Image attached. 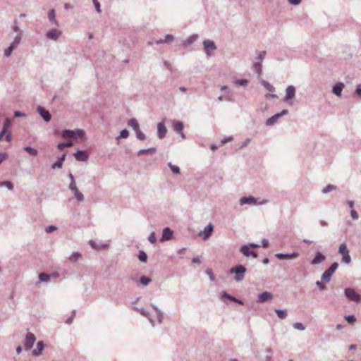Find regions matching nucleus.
Segmentation results:
<instances>
[{"instance_id": "1", "label": "nucleus", "mask_w": 361, "mask_h": 361, "mask_svg": "<svg viewBox=\"0 0 361 361\" xmlns=\"http://www.w3.org/2000/svg\"><path fill=\"white\" fill-rule=\"evenodd\" d=\"M246 271L247 269L242 264H238L232 267L229 271L230 274H235L234 279L238 282L243 280L244 274Z\"/></svg>"}, {"instance_id": "2", "label": "nucleus", "mask_w": 361, "mask_h": 361, "mask_svg": "<svg viewBox=\"0 0 361 361\" xmlns=\"http://www.w3.org/2000/svg\"><path fill=\"white\" fill-rule=\"evenodd\" d=\"M338 267V263L335 262H334L322 275V281L327 283L330 281L331 277L334 273V271L337 269Z\"/></svg>"}, {"instance_id": "3", "label": "nucleus", "mask_w": 361, "mask_h": 361, "mask_svg": "<svg viewBox=\"0 0 361 361\" xmlns=\"http://www.w3.org/2000/svg\"><path fill=\"white\" fill-rule=\"evenodd\" d=\"M338 253L342 255L341 262L345 264H350L351 262V257L349 255V250L347 248L345 243L340 245L338 247Z\"/></svg>"}, {"instance_id": "4", "label": "nucleus", "mask_w": 361, "mask_h": 361, "mask_svg": "<svg viewBox=\"0 0 361 361\" xmlns=\"http://www.w3.org/2000/svg\"><path fill=\"white\" fill-rule=\"evenodd\" d=\"M344 294H345V296L350 301H353L357 303H359L361 302V296L358 293H357L354 289H353L351 288H346L344 290Z\"/></svg>"}, {"instance_id": "5", "label": "nucleus", "mask_w": 361, "mask_h": 361, "mask_svg": "<svg viewBox=\"0 0 361 361\" xmlns=\"http://www.w3.org/2000/svg\"><path fill=\"white\" fill-rule=\"evenodd\" d=\"M204 50L206 54L208 56L212 55V52H214L216 49V46L214 41L209 39H205L203 41Z\"/></svg>"}, {"instance_id": "6", "label": "nucleus", "mask_w": 361, "mask_h": 361, "mask_svg": "<svg viewBox=\"0 0 361 361\" xmlns=\"http://www.w3.org/2000/svg\"><path fill=\"white\" fill-rule=\"evenodd\" d=\"M288 114V111L287 109L283 110L281 112L276 114L275 115L272 116L271 117L269 118L266 121V126H270L274 125L279 118H280L281 116L287 115Z\"/></svg>"}, {"instance_id": "7", "label": "nucleus", "mask_w": 361, "mask_h": 361, "mask_svg": "<svg viewBox=\"0 0 361 361\" xmlns=\"http://www.w3.org/2000/svg\"><path fill=\"white\" fill-rule=\"evenodd\" d=\"M214 230V225L212 223H209L202 231H200L198 233L200 237H202L204 240L208 239Z\"/></svg>"}, {"instance_id": "8", "label": "nucleus", "mask_w": 361, "mask_h": 361, "mask_svg": "<svg viewBox=\"0 0 361 361\" xmlns=\"http://www.w3.org/2000/svg\"><path fill=\"white\" fill-rule=\"evenodd\" d=\"M35 341H36L35 336L32 333H27L26 335L25 341V343H24L25 350L30 349L33 346Z\"/></svg>"}, {"instance_id": "9", "label": "nucleus", "mask_w": 361, "mask_h": 361, "mask_svg": "<svg viewBox=\"0 0 361 361\" xmlns=\"http://www.w3.org/2000/svg\"><path fill=\"white\" fill-rule=\"evenodd\" d=\"M38 114L42 117L46 122H49L51 119V114L49 111L45 109L42 106H38L37 108Z\"/></svg>"}, {"instance_id": "10", "label": "nucleus", "mask_w": 361, "mask_h": 361, "mask_svg": "<svg viewBox=\"0 0 361 361\" xmlns=\"http://www.w3.org/2000/svg\"><path fill=\"white\" fill-rule=\"evenodd\" d=\"M61 31L56 29H51L46 33V37L49 39L56 41L61 37Z\"/></svg>"}, {"instance_id": "11", "label": "nucleus", "mask_w": 361, "mask_h": 361, "mask_svg": "<svg viewBox=\"0 0 361 361\" xmlns=\"http://www.w3.org/2000/svg\"><path fill=\"white\" fill-rule=\"evenodd\" d=\"M295 96V88L293 85H289L286 90V96L284 101L288 102L289 100L293 99Z\"/></svg>"}, {"instance_id": "12", "label": "nucleus", "mask_w": 361, "mask_h": 361, "mask_svg": "<svg viewBox=\"0 0 361 361\" xmlns=\"http://www.w3.org/2000/svg\"><path fill=\"white\" fill-rule=\"evenodd\" d=\"M240 251L246 257L252 256L254 258L257 257V252L254 250H251L250 247L246 245H242L240 248Z\"/></svg>"}, {"instance_id": "13", "label": "nucleus", "mask_w": 361, "mask_h": 361, "mask_svg": "<svg viewBox=\"0 0 361 361\" xmlns=\"http://www.w3.org/2000/svg\"><path fill=\"white\" fill-rule=\"evenodd\" d=\"M75 159L79 161H86L88 159V154L86 151L78 150L73 154Z\"/></svg>"}, {"instance_id": "14", "label": "nucleus", "mask_w": 361, "mask_h": 361, "mask_svg": "<svg viewBox=\"0 0 361 361\" xmlns=\"http://www.w3.org/2000/svg\"><path fill=\"white\" fill-rule=\"evenodd\" d=\"M173 233V232L170 228H169V227L164 228L163 229L162 236L160 239V241L164 242L165 240H171L172 238Z\"/></svg>"}, {"instance_id": "15", "label": "nucleus", "mask_w": 361, "mask_h": 361, "mask_svg": "<svg viewBox=\"0 0 361 361\" xmlns=\"http://www.w3.org/2000/svg\"><path fill=\"white\" fill-rule=\"evenodd\" d=\"M272 298H273V295L271 293L264 291L259 295L257 302L258 303H262V302H264L265 301L271 300Z\"/></svg>"}, {"instance_id": "16", "label": "nucleus", "mask_w": 361, "mask_h": 361, "mask_svg": "<svg viewBox=\"0 0 361 361\" xmlns=\"http://www.w3.org/2000/svg\"><path fill=\"white\" fill-rule=\"evenodd\" d=\"M167 133V129L163 122H159L157 124V135L159 138L163 139Z\"/></svg>"}, {"instance_id": "17", "label": "nucleus", "mask_w": 361, "mask_h": 361, "mask_svg": "<svg viewBox=\"0 0 361 361\" xmlns=\"http://www.w3.org/2000/svg\"><path fill=\"white\" fill-rule=\"evenodd\" d=\"M275 256L280 259H288L297 258L299 256V254L298 252H293L290 254L276 253Z\"/></svg>"}, {"instance_id": "18", "label": "nucleus", "mask_w": 361, "mask_h": 361, "mask_svg": "<svg viewBox=\"0 0 361 361\" xmlns=\"http://www.w3.org/2000/svg\"><path fill=\"white\" fill-rule=\"evenodd\" d=\"M326 259V257L324 254L320 252H317L315 255V257L311 261L312 265H316L322 263Z\"/></svg>"}, {"instance_id": "19", "label": "nucleus", "mask_w": 361, "mask_h": 361, "mask_svg": "<svg viewBox=\"0 0 361 361\" xmlns=\"http://www.w3.org/2000/svg\"><path fill=\"white\" fill-rule=\"evenodd\" d=\"M257 203V199L255 198L254 197L249 196V197H243L240 199V204L243 205L245 204H256Z\"/></svg>"}, {"instance_id": "20", "label": "nucleus", "mask_w": 361, "mask_h": 361, "mask_svg": "<svg viewBox=\"0 0 361 361\" xmlns=\"http://www.w3.org/2000/svg\"><path fill=\"white\" fill-rule=\"evenodd\" d=\"M48 19L56 27L59 26V21L56 19V11L54 8L51 9L48 12Z\"/></svg>"}, {"instance_id": "21", "label": "nucleus", "mask_w": 361, "mask_h": 361, "mask_svg": "<svg viewBox=\"0 0 361 361\" xmlns=\"http://www.w3.org/2000/svg\"><path fill=\"white\" fill-rule=\"evenodd\" d=\"M344 87V85L342 82H337L332 89V92L338 97L341 96V92Z\"/></svg>"}, {"instance_id": "22", "label": "nucleus", "mask_w": 361, "mask_h": 361, "mask_svg": "<svg viewBox=\"0 0 361 361\" xmlns=\"http://www.w3.org/2000/svg\"><path fill=\"white\" fill-rule=\"evenodd\" d=\"M44 348V343L42 341H40L37 344V348L32 352V355L39 356L42 354V352Z\"/></svg>"}, {"instance_id": "23", "label": "nucleus", "mask_w": 361, "mask_h": 361, "mask_svg": "<svg viewBox=\"0 0 361 361\" xmlns=\"http://www.w3.org/2000/svg\"><path fill=\"white\" fill-rule=\"evenodd\" d=\"M252 68L257 74V78L259 79L262 73V63L260 61H257L253 64Z\"/></svg>"}, {"instance_id": "24", "label": "nucleus", "mask_w": 361, "mask_h": 361, "mask_svg": "<svg viewBox=\"0 0 361 361\" xmlns=\"http://www.w3.org/2000/svg\"><path fill=\"white\" fill-rule=\"evenodd\" d=\"M61 136L63 138H76V133L72 130H63L61 133Z\"/></svg>"}, {"instance_id": "25", "label": "nucleus", "mask_w": 361, "mask_h": 361, "mask_svg": "<svg viewBox=\"0 0 361 361\" xmlns=\"http://www.w3.org/2000/svg\"><path fill=\"white\" fill-rule=\"evenodd\" d=\"M65 159H66L65 154H63L61 157H59L57 161L51 165V168L53 169L62 168L63 162L65 160Z\"/></svg>"}, {"instance_id": "26", "label": "nucleus", "mask_w": 361, "mask_h": 361, "mask_svg": "<svg viewBox=\"0 0 361 361\" xmlns=\"http://www.w3.org/2000/svg\"><path fill=\"white\" fill-rule=\"evenodd\" d=\"M156 152H157V149L155 147H150L148 149H142L137 152V156H141V155L145 154H155Z\"/></svg>"}, {"instance_id": "27", "label": "nucleus", "mask_w": 361, "mask_h": 361, "mask_svg": "<svg viewBox=\"0 0 361 361\" xmlns=\"http://www.w3.org/2000/svg\"><path fill=\"white\" fill-rule=\"evenodd\" d=\"M198 38V35L197 34H193L188 37L184 42L183 44L185 46L190 45L194 43Z\"/></svg>"}, {"instance_id": "28", "label": "nucleus", "mask_w": 361, "mask_h": 361, "mask_svg": "<svg viewBox=\"0 0 361 361\" xmlns=\"http://www.w3.org/2000/svg\"><path fill=\"white\" fill-rule=\"evenodd\" d=\"M173 129L177 133H180L183 129V123L181 121H176L173 123Z\"/></svg>"}, {"instance_id": "29", "label": "nucleus", "mask_w": 361, "mask_h": 361, "mask_svg": "<svg viewBox=\"0 0 361 361\" xmlns=\"http://www.w3.org/2000/svg\"><path fill=\"white\" fill-rule=\"evenodd\" d=\"M223 297L226 298V299H228L230 300L231 301H233V302H238L239 304H243V302L241 300H239L229 294L227 293L226 291H223Z\"/></svg>"}, {"instance_id": "30", "label": "nucleus", "mask_w": 361, "mask_h": 361, "mask_svg": "<svg viewBox=\"0 0 361 361\" xmlns=\"http://www.w3.org/2000/svg\"><path fill=\"white\" fill-rule=\"evenodd\" d=\"M128 125L133 128V129L135 131L140 128L139 123L137 121L135 118H130L128 121Z\"/></svg>"}, {"instance_id": "31", "label": "nucleus", "mask_w": 361, "mask_h": 361, "mask_svg": "<svg viewBox=\"0 0 361 361\" xmlns=\"http://www.w3.org/2000/svg\"><path fill=\"white\" fill-rule=\"evenodd\" d=\"M152 307L157 312V320L159 323L161 324L164 319L163 312L156 305H152Z\"/></svg>"}, {"instance_id": "32", "label": "nucleus", "mask_w": 361, "mask_h": 361, "mask_svg": "<svg viewBox=\"0 0 361 361\" xmlns=\"http://www.w3.org/2000/svg\"><path fill=\"white\" fill-rule=\"evenodd\" d=\"M275 312L276 313L278 317L281 319H286L288 315L287 311L286 310L275 309Z\"/></svg>"}, {"instance_id": "33", "label": "nucleus", "mask_w": 361, "mask_h": 361, "mask_svg": "<svg viewBox=\"0 0 361 361\" xmlns=\"http://www.w3.org/2000/svg\"><path fill=\"white\" fill-rule=\"evenodd\" d=\"M260 83L266 88V90H267L269 92H274L275 91V88L273 85H271L269 82H268L267 81L263 80V79H261L260 80Z\"/></svg>"}, {"instance_id": "34", "label": "nucleus", "mask_w": 361, "mask_h": 361, "mask_svg": "<svg viewBox=\"0 0 361 361\" xmlns=\"http://www.w3.org/2000/svg\"><path fill=\"white\" fill-rule=\"evenodd\" d=\"M71 191L78 202H82L84 200V195L78 190V188Z\"/></svg>"}, {"instance_id": "35", "label": "nucleus", "mask_w": 361, "mask_h": 361, "mask_svg": "<svg viewBox=\"0 0 361 361\" xmlns=\"http://www.w3.org/2000/svg\"><path fill=\"white\" fill-rule=\"evenodd\" d=\"M71 191L78 202H82L84 200V195L78 190V188Z\"/></svg>"}, {"instance_id": "36", "label": "nucleus", "mask_w": 361, "mask_h": 361, "mask_svg": "<svg viewBox=\"0 0 361 361\" xmlns=\"http://www.w3.org/2000/svg\"><path fill=\"white\" fill-rule=\"evenodd\" d=\"M51 275L46 273H41L39 274V282H49L50 281Z\"/></svg>"}, {"instance_id": "37", "label": "nucleus", "mask_w": 361, "mask_h": 361, "mask_svg": "<svg viewBox=\"0 0 361 361\" xmlns=\"http://www.w3.org/2000/svg\"><path fill=\"white\" fill-rule=\"evenodd\" d=\"M24 150L33 157H35L38 154V151L30 146L25 147Z\"/></svg>"}, {"instance_id": "38", "label": "nucleus", "mask_w": 361, "mask_h": 361, "mask_svg": "<svg viewBox=\"0 0 361 361\" xmlns=\"http://www.w3.org/2000/svg\"><path fill=\"white\" fill-rule=\"evenodd\" d=\"M138 312H139L142 315H143V316H145V317H147V318L149 319V322H151V324H152V326H154V320L149 317V312H147L145 309H143V308H140V309H139V310H138Z\"/></svg>"}, {"instance_id": "39", "label": "nucleus", "mask_w": 361, "mask_h": 361, "mask_svg": "<svg viewBox=\"0 0 361 361\" xmlns=\"http://www.w3.org/2000/svg\"><path fill=\"white\" fill-rule=\"evenodd\" d=\"M129 135V131L127 129H123L121 131L120 135L116 137V140L118 141L121 138H127Z\"/></svg>"}, {"instance_id": "40", "label": "nucleus", "mask_w": 361, "mask_h": 361, "mask_svg": "<svg viewBox=\"0 0 361 361\" xmlns=\"http://www.w3.org/2000/svg\"><path fill=\"white\" fill-rule=\"evenodd\" d=\"M137 257H138V259L142 262H147V254L143 250L139 251Z\"/></svg>"}, {"instance_id": "41", "label": "nucleus", "mask_w": 361, "mask_h": 361, "mask_svg": "<svg viewBox=\"0 0 361 361\" xmlns=\"http://www.w3.org/2000/svg\"><path fill=\"white\" fill-rule=\"evenodd\" d=\"M2 186H6L10 190L13 189V185L11 181L6 180L0 182V187Z\"/></svg>"}, {"instance_id": "42", "label": "nucleus", "mask_w": 361, "mask_h": 361, "mask_svg": "<svg viewBox=\"0 0 361 361\" xmlns=\"http://www.w3.org/2000/svg\"><path fill=\"white\" fill-rule=\"evenodd\" d=\"M80 257H81L80 253L75 252L72 253V255L69 257V259H70V261L75 262L78 261Z\"/></svg>"}, {"instance_id": "43", "label": "nucleus", "mask_w": 361, "mask_h": 361, "mask_svg": "<svg viewBox=\"0 0 361 361\" xmlns=\"http://www.w3.org/2000/svg\"><path fill=\"white\" fill-rule=\"evenodd\" d=\"M234 83L238 85L246 87L248 85V80L246 79H238L234 81Z\"/></svg>"}, {"instance_id": "44", "label": "nucleus", "mask_w": 361, "mask_h": 361, "mask_svg": "<svg viewBox=\"0 0 361 361\" xmlns=\"http://www.w3.org/2000/svg\"><path fill=\"white\" fill-rule=\"evenodd\" d=\"M72 146H73V142H68L66 143H64V142L59 143L57 147L59 150H63L65 147H71Z\"/></svg>"}, {"instance_id": "45", "label": "nucleus", "mask_w": 361, "mask_h": 361, "mask_svg": "<svg viewBox=\"0 0 361 361\" xmlns=\"http://www.w3.org/2000/svg\"><path fill=\"white\" fill-rule=\"evenodd\" d=\"M336 188V187L334 185L329 184L325 188H324L322 190L323 193H327L331 190H334Z\"/></svg>"}, {"instance_id": "46", "label": "nucleus", "mask_w": 361, "mask_h": 361, "mask_svg": "<svg viewBox=\"0 0 361 361\" xmlns=\"http://www.w3.org/2000/svg\"><path fill=\"white\" fill-rule=\"evenodd\" d=\"M136 137L138 140H144L146 138L145 135L140 130L139 128L138 130H135Z\"/></svg>"}, {"instance_id": "47", "label": "nucleus", "mask_w": 361, "mask_h": 361, "mask_svg": "<svg viewBox=\"0 0 361 361\" xmlns=\"http://www.w3.org/2000/svg\"><path fill=\"white\" fill-rule=\"evenodd\" d=\"M14 49H16V48L11 44L8 48H6L4 50V56H6V57L10 56Z\"/></svg>"}, {"instance_id": "48", "label": "nucleus", "mask_w": 361, "mask_h": 361, "mask_svg": "<svg viewBox=\"0 0 361 361\" xmlns=\"http://www.w3.org/2000/svg\"><path fill=\"white\" fill-rule=\"evenodd\" d=\"M140 281L143 286H147L152 280L150 278L143 276L140 278Z\"/></svg>"}, {"instance_id": "49", "label": "nucleus", "mask_w": 361, "mask_h": 361, "mask_svg": "<svg viewBox=\"0 0 361 361\" xmlns=\"http://www.w3.org/2000/svg\"><path fill=\"white\" fill-rule=\"evenodd\" d=\"M266 54H267L266 51H259L257 56V61H260L262 63V61H263Z\"/></svg>"}, {"instance_id": "50", "label": "nucleus", "mask_w": 361, "mask_h": 361, "mask_svg": "<svg viewBox=\"0 0 361 361\" xmlns=\"http://www.w3.org/2000/svg\"><path fill=\"white\" fill-rule=\"evenodd\" d=\"M20 40H21V35H18L15 37L13 42L11 44L12 46H13L15 48H16L18 47V45L20 44Z\"/></svg>"}, {"instance_id": "51", "label": "nucleus", "mask_w": 361, "mask_h": 361, "mask_svg": "<svg viewBox=\"0 0 361 361\" xmlns=\"http://www.w3.org/2000/svg\"><path fill=\"white\" fill-rule=\"evenodd\" d=\"M168 166L170 167V169H171L173 173H174L176 174H179L180 173V169L177 166L173 165L171 162H169L168 164Z\"/></svg>"}, {"instance_id": "52", "label": "nucleus", "mask_w": 361, "mask_h": 361, "mask_svg": "<svg viewBox=\"0 0 361 361\" xmlns=\"http://www.w3.org/2000/svg\"><path fill=\"white\" fill-rule=\"evenodd\" d=\"M293 328L300 331H304L305 329V326L301 322L294 323Z\"/></svg>"}, {"instance_id": "53", "label": "nucleus", "mask_w": 361, "mask_h": 361, "mask_svg": "<svg viewBox=\"0 0 361 361\" xmlns=\"http://www.w3.org/2000/svg\"><path fill=\"white\" fill-rule=\"evenodd\" d=\"M10 126H11V120L9 118H6L4 123L3 129H2V130H4V134L6 133L7 129L10 127Z\"/></svg>"}, {"instance_id": "54", "label": "nucleus", "mask_w": 361, "mask_h": 361, "mask_svg": "<svg viewBox=\"0 0 361 361\" xmlns=\"http://www.w3.org/2000/svg\"><path fill=\"white\" fill-rule=\"evenodd\" d=\"M217 99L219 102H222L224 100L231 102V101H232V97L230 95L219 96Z\"/></svg>"}, {"instance_id": "55", "label": "nucleus", "mask_w": 361, "mask_h": 361, "mask_svg": "<svg viewBox=\"0 0 361 361\" xmlns=\"http://www.w3.org/2000/svg\"><path fill=\"white\" fill-rule=\"evenodd\" d=\"M75 316V310H73L72 312V314L71 315V317H69L66 320V323L67 324H71L72 322H73V320L74 319Z\"/></svg>"}, {"instance_id": "56", "label": "nucleus", "mask_w": 361, "mask_h": 361, "mask_svg": "<svg viewBox=\"0 0 361 361\" xmlns=\"http://www.w3.org/2000/svg\"><path fill=\"white\" fill-rule=\"evenodd\" d=\"M148 240L152 243H156L157 241V238H156V235H155V233L154 232H152L151 233V234L149 235L148 237Z\"/></svg>"}, {"instance_id": "57", "label": "nucleus", "mask_w": 361, "mask_h": 361, "mask_svg": "<svg viewBox=\"0 0 361 361\" xmlns=\"http://www.w3.org/2000/svg\"><path fill=\"white\" fill-rule=\"evenodd\" d=\"M93 4L98 13H101L100 4L98 0H93Z\"/></svg>"}, {"instance_id": "58", "label": "nucleus", "mask_w": 361, "mask_h": 361, "mask_svg": "<svg viewBox=\"0 0 361 361\" xmlns=\"http://www.w3.org/2000/svg\"><path fill=\"white\" fill-rule=\"evenodd\" d=\"M345 319L350 323L352 324L355 322L356 318L354 315H348L345 317Z\"/></svg>"}, {"instance_id": "59", "label": "nucleus", "mask_w": 361, "mask_h": 361, "mask_svg": "<svg viewBox=\"0 0 361 361\" xmlns=\"http://www.w3.org/2000/svg\"><path fill=\"white\" fill-rule=\"evenodd\" d=\"M173 40V36L171 35H166L163 41H164V43H169L170 42H172Z\"/></svg>"}, {"instance_id": "60", "label": "nucleus", "mask_w": 361, "mask_h": 361, "mask_svg": "<svg viewBox=\"0 0 361 361\" xmlns=\"http://www.w3.org/2000/svg\"><path fill=\"white\" fill-rule=\"evenodd\" d=\"M76 133V138L77 137H83L85 135V131L83 130H77L75 131Z\"/></svg>"}, {"instance_id": "61", "label": "nucleus", "mask_w": 361, "mask_h": 361, "mask_svg": "<svg viewBox=\"0 0 361 361\" xmlns=\"http://www.w3.org/2000/svg\"><path fill=\"white\" fill-rule=\"evenodd\" d=\"M205 272L209 276V279L211 281H214L215 278L214 276L212 269H207Z\"/></svg>"}, {"instance_id": "62", "label": "nucleus", "mask_w": 361, "mask_h": 361, "mask_svg": "<svg viewBox=\"0 0 361 361\" xmlns=\"http://www.w3.org/2000/svg\"><path fill=\"white\" fill-rule=\"evenodd\" d=\"M56 230V227L55 226H49L45 228V231L48 233H51Z\"/></svg>"}, {"instance_id": "63", "label": "nucleus", "mask_w": 361, "mask_h": 361, "mask_svg": "<svg viewBox=\"0 0 361 361\" xmlns=\"http://www.w3.org/2000/svg\"><path fill=\"white\" fill-rule=\"evenodd\" d=\"M324 282L322 281H316L315 284L316 286L320 289V290H324L325 288V286L324 285Z\"/></svg>"}, {"instance_id": "64", "label": "nucleus", "mask_w": 361, "mask_h": 361, "mask_svg": "<svg viewBox=\"0 0 361 361\" xmlns=\"http://www.w3.org/2000/svg\"><path fill=\"white\" fill-rule=\"evenodd\" d=\"M8 157V155L6 153L4 152H0V164Z\"/></svg>"}]
</instances>
